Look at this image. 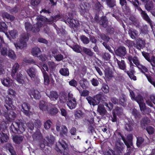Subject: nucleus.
<instances>
[{
	"instance_id": "obj_1",
	"label": "nucleus",
	"mask_w": 155,
	"mask_h": 155,
	"mask_svg": "<svg viewBox=\"0 0 155 155\" xmlns=\"http://www.w3.org/2000/svg\"><path fill=\"white\" fill-rule=\"evenodd\" d=\"M37 22L36 25H34L32 27V25L29 22H26L25 23V27L27 31H31L34 32H38L39 31V28L43 25V18L41 17L38 16L36 17Z\"/></svg>"
},
{
	"instance_id": "obj_2",
	"label": "nucleus",
	"mask_w": 155,
	"mask_h": 155,
	"mask_svg": "<svg viewBox=\"0 0 155 155\" xmlns=\"http://www.w3.org/2000/svg\"><path fill=\"white\" fill-rule=\"evenodd\" d=\"M68 145L62 139H60L56 143L55 149L59 153H63V155H70L67 153Z\"/></svg>"
},
{
	"instance_id": "obj_3",
	"label": "nucleus",
	"mask_w": 155,
	"mask_h": 155,
	"mask_svg": "<svg viewBox=\"0 0 155 155\" xmlns=\"http://www.w3.org/2000/svg\"><path fill=\"white\" fill-rule=\"evenodd\" d=\"M10 129L15 133H17L18 131L22 132L25 130V127L24 123L21 120H17L13 122L11 125Z\"/></svg>"
},
{
	"instance_id": "obj_4",
	"label": "nucleus",
	"mask_w": 155,
	"mask_h": 155,
	"mask_svg": "<svg viewBox=\"0 0 155 155\" xmlns=\"http://www.w3.org/2000/svg\"><path fill=\"white\" fill-rule=\"evenodd\" d=\"M137 67L141 72L144 74L149 82L155 87V82L153 81V80L151 76L145 73L146 72H147L148 71L147 68L145 66L140 64Z\"/></svg>"
},
{
	"instance_id": "obj_5",
	"label": "nucleus",
	"mask_w": 155,
	"mask_h": 155,
	"mask_svg": "<svg viewBox=\"0 0 155 155\" xmlns=\"http://www.w3.org/2000/svg\"><path fill=\"white\" fill-rule=\"evenodd\" d=\"M28 39V37L26 35H24L22 36L19 42L15 44V47L17 48L20 49H23L26 48L27 46V41Z\"/></svg>"
},
{
	"instance_id": "obj_6",
	"label": "nucleus",
	"mask_w": 155,
	"mask_h": 155,
	"mask_svg": "<svg viewBox=\"0 0 155 155\" xmlns=\"http://www.w3.org/2000/svg\"><path fill=\"white\" fill-rule=\"evenodd\" d=\"M68 100L67 104L69 108L71 110L74 109L77 103L75 98L73 97L72 94H69Z\"/></svg>"
},
{
	"instance_id": "obj_7",
	"label": "nucleus",
	"mask_w": 155,
	"mask_h": 155,
	"mask_svg": "<svg viewBox=\"0 0 155 155\" xmlns=\"http://www.w3.org/2000/svg\"><path fill=\"white\" fill-rule=\"evenodd\" d=\"M124 145V143L119 140H117L115 142V152L117 153L116 155H123L122 152L123 151Z\"/></svg>"
},
{
	"instance_id": "obj_8",
	"label": "nucleus",
	"mask_w": 155,
	"mask_h": 155,
	"mask_svg": "<svg viewBox=\"0 0 155 155\" xmlns=\"http://www.w3.org/2000/svg\"><path fill=\"white\" fill-rule=\"evenodd\" d=\"M120 136L127 148H129L132 146L133 135L132 134H129L127 136V140L125 139L124 137L121 134H120Z\"/></svg>"
},
{
	"instance_id": "obj_9",
	"label": "nucleus",
	"mask_w": 155,
	"mask_h": 155,
	"mask_svg": "<svg viewBox=\"0 0 155 155\" xmlns=\"http://www.w3.org/2000/svg\"><path fill=\"white\" fill-rule=\"evenodd\" d=\"M7 112H5L4 113V116L8 121H11L14 120L16 117V114L12 110H9Z\"/></svg>"
},
{
	"instance_id": "obj_10",
	"label": "nucleus",
	"mask_w": 155,
	"mask_h": 155,
	"mask_svg": "<svg viewBox=\"0 0 155 155\" xmlns=\"http://www.w3.org/2000/svg\"><path fill=\"white\" fill-rule=\"evenodd\" d=\"M21 111L24 114L27 116H29L30 115V109L31 107L28 103L24 102L21 105Z\"/></svg>"
},
{
	"instance_id": "obj_11",
	"label": "nucleus",
	"mask_w": 155,
	"mask_h": 155,
	"mask_svg": "<svg viewBox=\"0 0 155 155\" xmlns=\"http://www.w3.org/2000/svg\"><path fill=\"white\" fill-rule=\"evenodd\" d=\"M13 78L15 79L19 83L22 84L24 81L23 79L22 75L20 72H16V73L11 74Z\"/></svg>"
},
{
	"instance_id": "obj_12",
	"label": "nucleus",
	"mask_w": 155,
	"mask_h": 155,
	"mask_svg": "<svg viewBox=\"0 0 155 155\" xmlns=\"http://www.w3.org/2000/svg\"><path fill=\"white\" fill-rule=\"evenodd\" d=\"M46 94L51 101H56L59 97V95L56 91H52L49 93H47Z\"/></svg>"
},
{
	"instance_id": "obj_13",
	"label": "nucleus",
	"mask_w": 155,
	"mask_h": 155,
	"mask_svg": "<svg viewBox=\"0 0 155 155\" xmlns=\"http://www.w3.org/2000/svg\"><path fill=\"white\" fill-rule=\"evenodd\" d=\"M28 94L30 96L32 95L34 98L36 99H38L41 97V95L40 94L39 91L37 90H29L28 91Z\"/></svg>"
},
{
	"instance_id": "obj_14",
	"label": "nucleus",
	"mask_w": 155,
	"mask_h": 155,
	"mask_svg": "<svg viewBox=\"0 0 155 155\" xmlns=\"http://www.w3.org/2000/svg\"><path fill=\"white\" fill-rule=\"evenodd\" d=\"M116 54L120 56H124L127 53L125 48L123 46H120L118 48L115 52Z\"/></svg>"
},
{
	"instance_id": "obj_15",
	"label": "nucleus",
	"mask_w": 155,
	"mask_h": 155,
	"mask_svg": "<svg viewBox=\"0 0 155 155\" xmlns=\"http://www.w3.org/2000/svg\"><path fill=\"white\" fill-rule=\"evenodd\" d=\"M136 48L138 50L143 49L145 46V43L144 40L139 38L136 41Z\"/></svg>"
},
{
	"instance_id": "obj_16",
	"label": "nucleus",
	"mask_w": 155,
	"mask_h": 155,
	"mask_svg": "<svg viewBox=\"0 0 155 155\" xmlns=\"http://www.w3.org/2000/svg\"><path fill=\"white\" fill-rule=\"evenodd\" d=\"M44 71H43V73L44 78V81L45 84H49L50 81L48 76L45 71V70L47 71H48V68L47 66L46 65H44Z\"/></svg>"
},
{
	"instance_id": "obj_17",
	"label": "nucleus",
	"mask_w": 155,
	"mask_h": 155,
	"mask_svg": "<svg viewBox=\"0 0 155 155\" xmlns=\"http://www.w3.org/2000/svg\"><path fill=\"white\" fill-rule=\"evenodd\" d=\"M28 75L31 78L35 77L37 72L36 69L33 67H31L28 69L26 71Z\"/></svg>"
},
{
	"instance_id": "obj_18",
	"label": "nucleus",
	"mask_w": 155,
	"mask_h": 155,
	"mask_svg": "<svg viewBox=\"0 0 155 155\" xmlns=\"http://www.w3.org/2000/svg\"><path fill=\"white\" fill-rule=\"evenodd\" d=\"M12 99L10 98H8L5 101V104L4 105L8 110H13L14 106L12 104Z\"/></svg>"
},
{
	"instance_id": "obj_19",
	"label": "nucleus",
	"mask_w": 155,
	"mask_h": 155,
	"mask_svg": "<svg viewBox=\"0 0 155 155\" xmlns=\"http://www.w3.org/2000/svg\"><path fill=\"white\" fill-rule=\"evenodd\" d=\"M39 107L40 109L43 111H48V105L47 102L43 101H40Z\"/></svg>"
},
{
	"instance_id": "obj_20",
	"label": "nucleus",
	"mask_w": 155,
	"mask_h": 155,
	"mask_svg": "<svg viewBox=\"0 0 155 155\" xmlns=\"http://www.w3.org/2000/svg\"><path fill=\"white\" fill-rule=\"evenodd\" d=\"M2 83L5 86L9 87L12 85L13 81L12 80L10 79L9 78H4L2 79Z\"/></svg>"
},
{
	"instance_id": "obj_21",
	"label": "nucleus",
	"mask_w": 155,
	"mask_h": 155,
	"mask_svg": "<svg viewBox=\"0 0 155 155\" xmlns=\"http://www.w3.org/2000/svg\"><path fill=\"white\" fill-rule=\"evenodd\" d=\"M116 60L119 68L120 69L123 70L125 72H126L127 71L126 65L124 61L122 60L121 61H120L117 59H116Z\"/></svg>"
},
{
	"instance_id": "obj_22",
	"label": "nucleus",
	"mask_w": 155,
	"mask_h": 155,
	"mask_svg": "<svg viewBox=\"0 0 155 155\" xmlns=\"http://www.w3.org/2000/svg\"><path fill=\"white\" fill-rule=\"evenodd\" d=\"M97 111L101 116L104 115L107 113L104 105L102 104H100L98 106Z\"/></svg>"
},
{
	"instance_id": "obj_23",
	"label": "nucleus",
	"mask_w": 155,
	"mask_h": 155,
	"mask_svg": "<svg viewBox=\"0 0 155 155\" xmlns=\"http://www.w3.org/2000/svg\"><path fill=\"white\" fill-rule=\"evenodd\" d=\"M86 99L91 105H92L94 106L98 104L99 103L96 99H95L94 97H92L90 96H88L86 97Z\"/></svg>"
},
{
	"instance_id": "obj_24",
	"label": "nucleus",
	"mask_w": 155,
	"mask_h": 155,
	"mask_svg": "<svg viewBox=\"0 0 155 155\" xmlns=\"http://www.w3.org/2000/svg\"><path fill=\"white\" fill-rule=\"evenodd\" d=\"M79 8L81 14L82 15H84L87 11V5L84 3L80 4Z\"/></svg>"
},
{
	"instance_id": "obj_25",
	"label": "nucleus",
	"mask_w": 155,
	"mask_h": 155,
	"mask_svg": "<svg viewBox=\"0 0 155 155\" xmlns=\"http://www.w3.org/2000/svg\"><path fill=\"white\" fill-rule=\"evenodd\" d=\"M24 137L20 135H16L13 137V141L16 144H20L23 140Z\"/></svg>"
},
{
	"instance_id": "obj_26",
	"label": "nucleus",
	"mask_w": 155,
	"mask_h": 155,
	"mask_svg": "<svg viewBox=\"0 0 155 155\" xmlns=\"http://www.w3.org/2000/svg\"><path fill=\"white\" fill-rule=\"evenodd\" d=\"M9 139V137L7 134L2 133H0V143L7 142Z\"/></svg>"
},
{
	"instance_id": "obj_27",
	"label": "nucleus",
	"mask_w": 155,
	"mask_h": 155,
	"mask_svg": "<svg viewBox=\"0 0 155 155\" xmlns=\"http://www.w3.org/2000/svg\"><path fill=\"white\" fill-rule=\"evenodd\" d=\"M144 2L146 3L145 5V7L147 11H150L153 9V5L152 1L147 0V2Z\"/></svg>"
},
{
	"instance_id": "obj_28",
	"label": "nucleus",
	"mask_w": 155,
	"mask_h": 155,
	"mask_svg": "<svg viewBox=\"0 0 155 155\" xmlns=\"http://www.w3.org/2000/svg\"><path fill=\"white\" fill-rule=\"evenodd\" d=\"M131 58V61L133 62L137 66H138L140 64V61L137 57L136 56H134L133 57L131 56H129L127 57V59L129 60V58Z\"/></svg>"
},
{
	"instance_id": "obj_29",
	"label": "nucleus",
	"mask_w": 155,
	"mask_h": 155,
	"mask_svg": "<svg viewBox=\"0 0 155 155\" xmlns=\"http://www.w3.org/2000/svg\"><path fill=\"white\" fill-rule=\"evenodd\" d=\"M46 139L48 141V142H46L47 145L48 146H50V144L51 145L53 144L55 140L54 137L50 135V136L46 137Z\"/></svg>"
},
{
	"instance_id": "obj_30",
	"label": "nucleus",
	"mask_w": 155,
	"mask_h": 155,
	"mask_svg": "<svg viewBox=\"0 0 155 155\" xmlns=\"http://www.w3.org/2000/svg\"><path fill=\"white\" fill-rule=\"evenodd\" d=\"M67 21L69 24L72 27H76L78 26V22L74 19L68 18Z\"/></svg>"
},
{
	"instance_id": "obj_31",
	"label": "nucleus",
	"mask_w": 155,
	"mask_h": 155,
	"mask_svg": "<svg viewBox=\"0 0 155 155\" xmlns=\"http://www.w3.org/2000/svg\"><path fill=\"white\" fill-rule=\"evenodd\" d=\"M80 84L81 87L83 88H87L89 85L88 82L86 79L84 78L82 79L80 81Z\"/></svg>"
},
{
	"instance_id": "obj_32",
	"label": "nucleus",
	"mask_w": 155,
	"mask_h": 155,
	"mask_svg": "<svg viewBox=\"0 0 155 155\" xmlns=\"http://www.w3.org/2000/svg\"><path fill=\"white\" fill-rule=\"evenodd\" d=\"M108 21L106 18L102 17L101 18L99 21L100 25H102L104 28H106L107 26Z\"/></svg>"
},
{
	"instance_id": "obj_33",
	"label": "nucleus",
	"mask_w": 155,
	"mask_h": 155,
	"mask_svg": "<svg viewBox=\"0 0 155 155\" xmlns=\"http://www.w3.org/2000/svg\"><path fill=\"white\" fill-rule=\"evenodd\" d=\"M82 50L85 54L89 56L92 57L94 55V53L90 49L83 47Z\"/></svg>"
},
{
	"instance_id": "obj_34",
	"label": "nucleus",
	"mask_w": 155,
	"mask_h": 155,
	"mask_svg": "<svg viewBox=\"0 0 155 155\" xmlns=\"http://www.w3.org/2000/svg\"><path fill=\"white\" fill-rule=\"evenodd\" d=\"M141 14L143 18L149 23H151V21L150 19L147 15V13L141 9Z\"/></svg>"
},
{
	"instance_id": "obj_35",
	"label": "nucleus",
	"mask_w": 155,
	"mask_h": 155,
	"mask_svg": "<svg viewBox=\"0 0 155 155\" xmlns=\"http://www.w3.org/2000/svg\"><path fill=\"white\" fill-rule=\"evenodd\" d=\"M32 137L34 140L40 139L42 138V134L39 131H37L34 134Z\"/></svg>"
},
{
	"instance_id": "obj_36",
	"label": "nucleus",
	"mask_w": 155,
	"mask_h": 155,
	"mask_svg": "<svg viewBox=\"0 0 155 155\" xmlns=\"http://www.w3.org/2000/svg\"><path fill=\"white\" fill-rule=\"evenodd\" d=\"M41 52L40 48L35 47L32 49L31 52L32 54L35 56H37L38 54Z\"/></svg>"
},
{
	"instance_id": "obj_37",
	"label": "nucleus",
	"mask_w": 155,
	"mask_h": 155,
	"mask_svg": "<svg viewBox=\"0 0 155 155\" xmlns=\"http://www.w3.org/2000/svg\"><path fill=\"white\" fill-rule=\"evenodd\" d=\"M59 72L60 74L64 76H68L69 75V71L67 68H62L60 69Z\"/></svg>"
},
{
	"instance_id": "obj_38",
	"label": "nucleus",
	"mask_w": 155,
	"mask_h": 155,
	"mask_svg": "<svg viewBox=\"0 0 155 155\" xmlns=\"http://www.w3.org/2000/svg\"><path fill=\"white\" fill-rule=\"evenodd\" d=\"M68 133V129L65 126H62L61 127V130L60 134L61 136L62 137L64 135L67 136Z\"/></svg>"
},
{
	"instance_id": "obj_39",
	"label": "nucleus",
	"mask_w": 155,
	"mask_h": 155,
	"mask_svg": "<svg viewBox=\"0 0 155 155\" xmlns=\"http://www.w3.org/2000/svg\"><path fill=\"white\" fill-rule=\"evenodd\" d=\"M7 26L5 22H0V31L5 32L7 31Z\"/></svg>"
},
{
	"instance_id": "obj_40",
	"label": "nucleus",
	"mask_w": 155,
	"mask_h": 155,
	"mask_svg": "<svg viewBox=\"0 0 155 155\" xmlns=\"http://www.w3.org/2000/svg\"><path fill=\"white\" fill-rule=\"evenodd\" d=\"M19 67L20 66L18 63L15 64L12 67L11 74L17 72L19 69Z\"/></svg>"
},
{
	"instance_id": "obj_41",
	"label": "nucleus",
	"mask_w": 155,
	"mask_h": 155,
	"mask_svg": "<svg viewBox=\"0 0 155 155\" xmlns=\"http://www.w3.org/2000/svg\"><path fill=\"white\" fill-rule=\"evenodd\" d=\"M126 72L129 76V78L131 79L136 81L137 80L136 77L134 75V73L135 72L133 71H127Z\"/></svg>"
},
{
	"instance_id": "obj_42",
	"label": "nucleus",
	"mask_w": 155,
	"mask_h": 155,
	"mask_svg": "<svg viewBox=\"0 0 155 155\" xmlns=\"http://www.w3.org/2000/svg\"><path fill=\"white\" fill-rule=\"evenodd\" d=\"M7 55L10 58L15 59L16 58V55L14 52L11 50H9L8 52Z\"/></svg>"
},
{
	"instance_id": "obj_43",
	"label": "nucleus",
	"mask_w": 155,
	"mask_h": 155,
	"mask_svg": "<svg viewBox=\"0 0 155 155\" xmlns=\"http://www.w3.org/2000/svg\"><path fill=\"white\" fill-rule=\"evenodd\" d=\"M137 145L138 147H140L144 142V140L141 137H137Z\"/></svg>"
},
{
	"instance_id": "obj_44",
	"label": "nucleus",
	"mask_w": 155,
	"mask_h": 155,
	"mask_svg": "<svg viewBox=\"0 0 155 155\" xmlns=\"http://www.w3.org/2000/svg\"><path fill=\"white\" fill-rule=\"evenodd\" d=\"M80 38L83 43L85 44H87L90 42L89 38L85 35H81L80 37Z\"/></svg>"
},
{
	"instance_id": "obj_45",
	"label": "nucleus",
	"mask_w": 155,
	"mask_h": 155,
	"mask_svg": "<svg viewBox=\"0 0 155 155\" xmlns=\"http://www.w3.org/2000/svg\"><path fill=\"white\" fill-rule=\"evenodd\" d=\"M77 89L79 91V92L81 94V96H83V97L88 96V95H89V94L90 93V92L88 91L87 90H83V91H81L79 89Z\"/></svg>"
},
{
	"instance_id": "obj_46",
	"label": "nucleus",
	"mask_w": 155,
	"mask_h": 155,
	"mask_svg": "<svg viewBox=\"0 0 155 155\" xmlns=\"http://www.w3.org/2000/svg\"><path fill=\"white\" fill-rule=\"evenodd\" d=\"M52 124V122L50 120H47L44 123V127L45 128L46 130H48L49 129L51 125Z\"/></svg>"
},
{
	"instance_id": "obj_47",
	"label": "nucleus",
	"mask_w": 155,
	"mask_h": 155,
	"mask_svg": "<svg viewBox=\"0 0 155 155\" xmlns=\"http://www.w3.org/2000/svg\"><path fill=\"white\" fill-rule=\"evenodd\" d=\"M0 50V53L2 55L4 56L7 55L8 50L6 47H2Z\"/></svg>"
},
{
	"instance_id": "obj_48",
	"label": "nucleus",
	"mask_w": 155,
	"mask_h": 155,
	"mask_svg": "<svg viewBox=\"0 0 155 155\" xmlns=\"http://www.w3.org/2000/svg\"><path fill=\"white\" fill-rule=\"evenodd\" d=\"M2 16L4 18L9 19L11 21H13L15 18V17L13 16L9 15L7 12L4 13L3 14Z\"/></svg>"
},
{
	"instance_id": "obj_49",
	"label": "nucleus",
	"mask_w": 155,
	"mask_h": 155,
	"mask_svg": "<svg viewBox=\"0 0 155 155\" xmlns=\"http://www.w3.org/2000/svg\"><path fill=\"white\" fill-rule=\"evenodd\" d=\"M134 124L132 122H129L125 126V128L128 131H130L133 130Z\"/></svg>"
},
{
	"instance_id": "obj_50",
	"label": "nucleus",
	"mask_w": 155,
	"mask_h": 155,
	"mask_svg": "<svg viewBox=\"0 0 155 155\" xmlns=\"http://www.w3.org/2000/svg\"><path fill=\"white\" fill-rule=\"evenodd\" d=\"M146 130L150 135L153 134L155 131L154 128L151 126H148L147 127Z\"/></svg>"
},
{
	"instance_id": "obj_51",
	"label": "nucleus",
	"mask_w": 155,
	"mask_h": 155,
	"mask_svg": "<svg viewBox=\"0 0 155 155\" xmlns=\"http://www.w3.org/2000/svg\"><path fill=\"white\" fill-rule=\"evenodd\" d=\"M123 109L120 107H117L113 112H115V114H117L118 115L122 114L123 113Z\"/></svg>"
},
{
	"instance_id": "obj_52",
	"label": "nucleus",
	"mask_w": 155,
	"mask_h": 155,
	"mask_svg": "<svg viewBox=\"0 0 155 155\" xmlns=\"http://www.w3.org/2000/svg\"><path fill=\"white\" fill-rule=\"evenodd\" d=\"M102 91L105 93H107L109 92V87L107 85L104 84L102 85L101 88Z\"/></svg>"
},
{
	"instance_id": "obj_53",
	"label": "nucleus",
	"mask_w": 155,
	"mask_h": 155,
	"mask_svg": "<svg viewBox=\"0 0 155 155\" xmlns=\"http://www.w3.org/2000/svg\"><path fill=\"white\" fill-rule=\"evenodd\" d=\"M9 34L11 37L12 38H15L18 35L17 31L15 30H13L9 31Z\"/></svg>"
},
{
	"instance_id": "obj_54",
	"label": "nucleus",
	"mask_w": 155,
	"mask_h": 155,
	"mask_svg": "<svg viewBox=\"0 0 155 155\" xmlns=\"http://www.w3.org/2000/svg\"><path fill=\"white\" fill-rule=\"evenodd\" d=\"M134 100L136 101L138 104L143 102V98L140 95H138L137 96L135 97Z\"/></svg>"
},
{
	"instance_id": "obj_55",
	"label": "nucleus",
	"mask_w": 155,
	"mask_h": 155,
	"mask_svg": "<svg viewBox=\"0 0 155 155\" xmlns=\"http://www.w3.org/2000/svg\"><path fill=\"white\" fill-rule=\"evenodd\" d=\"M131 37L133 39H135L136 37L138 36V33L136 30L131 31L130 33Z\"/></svg>"
},
{
	"instance_id": "obj_56",
	"label": "nucleus",
	"mask_w": 155,
	"mask_h": 155,
	"mask_svg": "<svg viewBox=\"0 0 155 155\" xmlns=\"http://www.w3.org/2000/svg\"><path fill=\"white\" fill-rule=\"evenodd\" d=\"M150 123V120L147 118L145 117L143 118L141 122V125L145 126L146 125Z\"/></svg>"
},
{
	"instance_id": "obj_57",
	"label": "nucleus",
	"mask_w": 155,
	"mask_h": 155,
	"mask_svg": "<svg viewBox=\"0 0 155 155\" xmlns=\"http://www.w3.org/2000/svg\"><path fill=\"white\" fill-rule=\"evenodd\" d=\"M82 113L81 110H77L75 111L74 116L77 119L80 118L82 116Z\"/></svg>"
},
{
	"instance_id": "obj_58",
	"label": "nucleus",
	"mask_w": 155,
	"mask_h": 155,
	"mask_svg": "<svg viewBox=\"0 0 155 155\" xmlns=\"http://www.w3.org/2000/svg\"><path fill=\"white\" fill-rule=\"evenodd\" d=\"M9 10L10 12L12 13H15L18 12L19 9L16 7H15L12 8H10V7H8L7 8Z\"/></svg>"
},
{
	"instance_id": "obj_59",
	"label": "nucleus",
	"mask_w": 155,
	"mask_h": 155,
	"mask_svg": "<svg viewBox=\"0 0 155 155\" xmlns=\"http://www.w3.org/2000/svg\"><path fill=\"white\" fill-rule=\"evenodd\" d=\"M8 93L9 95H10L11 97H14L16 95V92L12 89H9L8 91Z\"/></svg>"
},
{
	"instance_id": "obj_60",
	"label": "nucleus",
	"mask_w": 155,
	"mask_h": 155,
	"mask_svg": "<svg viewBox=\"0 0 155 155\" xmlns=\"http://www.w3.org/2000/svg\"><path fill=\"white\" fill-rule=\"evenodd\" d=\"M102 58L105 60H108L110 58V55L109 54L107 53H105L102 55Z\"/></svg>"
},
{
	"instance_id": "obj_61",
	"label": "nucleus",
	"mask_w": 155,
	"mask_h": 155,
	"mask_svg": "<svg viewBox=\"0 0 155 155\" xmlns=\"http://www.w3.org/2000/svg\"><path fill=\"white\" fill-rule=\"evenodd\" d=\"M148 62L150 63L151 65L153 67H155V57L154 56H151Z\"/></svg>"
},
{
	"instance_id": "obj_62",
	"label": "nucleus",
	"mask_w": 155,
	"mask_h": 155,
	"mask_svg": "<svg viewBox=\"0 0 155 155\" xmlns=\"http://www.w3.org/2000/svg\"><path fill=\"white\" fill-rule=\"evenodd\" d=\"M132 114L135 116V118L139 117L140 116V113L135 109H133Z\"/></svg>"
},
{
	"instance_id": "obj_63",
	"label": "nucleus",
	"mask_w": 155,
	"mask_h": 155,
	"mask_svg": "<svg viewBox=\"0 0 155 155\" xmlns=\"http://www.w3.org/2000/svg\"><path fill=\"white\" fill-rule=\"evenodd\" d=\"M142 53L143 56L147 61H150V57L148 53L145 52L144 51L142 52Z\"/></svg>"
},
{
	"instance_id": "obj_64",
	"label": "nucleus",
	"mask_w": 155,
	"mask_h": 155,
	"mask_svg": "<svg viewBox=\"0 0 155 155\" xmlns=\"http://www.w3.org/2000/svg\"><path fill=\"white\" fill-rule=\"evenodd\" d=\"M91 82L94 86H96L98 85L99 82L98 80L96 79L93 78L91 81Z\"/></svg>"
}]
</instances>
